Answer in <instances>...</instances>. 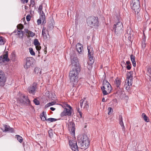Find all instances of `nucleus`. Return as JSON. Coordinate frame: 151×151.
Instances as JSON below:
<instances>
[{
	"instance_id": "bf43d9fd",
	"label": "nucleus",
	"mask_w": 151,
	"mask_h": 151,
	"mask_svg": "<svg viewBox=\"0 0 151 151\" xmlns=\"http://www.w3.org/2000/svg\"><path fill=\"white\" fill-rule=\"evenodd\" d=\"M146 46L145 43H144V42H142V47L144 48Z\"/></svg>"
},
{
	"instance_id": "6e6552de",
	"label": "nucleus",
	"mask_w": 151,
	"mask_h": 151,
	"mask_svg": "<svg viewBox=\"0 0 151 151\" xmlns=\"http://www.w3.org/2000/svg\"><path fill=\"white\" fill-rule=\"evenodd\" d=\"M72 64L74 66L73 68H80V66L79 64V61L78 60L76 56V55L71 56L70 57Z\"/></svg>"
},
{
	"instance_id": "b1692460",
	"label": "nucleus",
	"mask_w": 151,
	"mask_h": 151,
	"mask_svg": "<svg viewBox=\"0 0 151 151\" xmlns=\"http://www.w3.org/2000/svg\"><path fill=\"white\" fill-rule=\"evenodd\" d=\"M34 72L35 74H37L39 75L41 74V71L40 69L38 67H36L35 68Z\"/></svg>"
},
{
	"instance_id": "412c9836",
	"label": "nucleus",
	"mask_w": 151,
	"mask_h": 151,
	"mask_svg": "<svg viewBox=\"0 0 151 151\" xmlns=\"http://www.w3.org/2000/svg\"><path fill=\"white\" fill-rule=\"evenodd\" d=\"M22 97L24 100V101H25L24 102L27 104V105H30V102L29 99L28 98V96H25V95H24Z\"/></svg>"
},
{
	"instance_id": "cd10ccee",
	"label": "nucleus",
	"mask_w": 151,
	"mask_h": 151,
	"mask_svg": "<svg viewBox=\"0 0 151 151\" xmlns=\"http://www.w3.org/2000/svg\"><path fill=\"white\" fill-rule=\"evenodd\" d=\"M55 102L54 101L51 102H50L47 104H46L45 106V108H48L51 106H52L55 104Z\"/></svg>"
},
{
	"instance_id": "a211bd4d",
	"label": "nucleus",
	"mask_w": 151,
	"mask_h": 151,
	"mask_svg": "<svg viewBox=\"0 0 151 151\" xmlns=\"http://www.w3.org/2000/svg\"><path fill=\"white\" fill-rule=\"evenodd\" d=\"M76 50L80 54H81L83 52V47L82 45L80 43H78L76 45Z\"/></svg>"
},
{
	"instance_id": "f03ea898",
	"label": "nucleus",
	"mask_w": 151,
	"mask_h": 151,
	"mask_svg": "<svg viewBox=\"0 0 151 151\" xmlns=\"http://www.w3.org/2000/svg\"><path fill=\"white\" fill-rule=\"evenodd\" d=\"M117 21L116 24L114 25V27L112 30H114V33L117 36H120L124 32L123 26L122 23L121 22V18L119 16H116Z\"/></svg>"
},
{
	"instance_id": "c03bdc74",
	"label": "nucleus",
	"mask_w": 151,
	"mask_h": 151,
	"mask_svg": "<svg viewBox=\"0 0 151 151\" xmlns=\"http://www.w3.org/2000/svg\"><path fill=\"white\" fill-rule=\"evenodd\" d=\"M53 25H51V24H49L47 27V30H50L51 29L53 28Z\"/></svg>"
},
{
	"instance_id": "13d9d810",
	"label": "nucleus",
	"mask_w": 151,
	"mask_h": 151,
	"mask_svg": "<svg viewBox=\"0 0 151 151\" xmlns=\"http://www.w3.org/2000/svg\"><path fill=\"white\" fill-rule=\"evenodd\" d=\"M126 64L127 65H131V63L129 61H127L126 62Z\"/></svg>"
},
{
	"instance_id": "dca6fc26",
	"label": "nucleus",
	"mask_w": 151,
	"mask_h": 151,
	"mask_svg": "<svg viewBox=\"0 0 151 151\" xmlns=\"http://www.w3.org/2000/svg\"><path fill=\"white\" fill-rule=\"evenodd\" d=\"M131 72H130L129 73L128 75H127V79H126V81H127V83L126 84H128V85H132V76L131 74ZM126 83V81L125 82V83Z\"/></svg>"
},
{
	"instance_id": "20e7f679",
	"label": "nucleus",
	"mask_w": 151,
	"mask_h": 151,
	"mask_svg": "<svg viewBox=\"0 0 151 151\" xmlns=\"http://www.w3.org/2000/svg\"><path fill=\"white\" fill-rule=\"evenodd\" d=\"M86 21L88 25L92 27H97L99 26L98 19L97 17L90 16L87 19Z\"/></svg>"
},
{
	"instance_id": "aec40b11",
	"label": "nucleus",
	"mask_w": 151,
	"mask_h": 151,
	"mask_svg": "<svg viewBox=\"0 0 151 151\" xmlns=\"http://www.w3.org/2000/svg\"><path fill=\"white\" fill-rule=\"evenodd\" d=\"M4 131L5 132H14V130L12 128L10 127L9 126H8L6 125H4Z\"/></svg>"
},
{
	"instance_id": "4d7b16f0",
	"label": "nucleus",
	"mask_w": 151,
	"mask_h": 151,
	"mask_svg": "<svg viewBox=\"0 0 151 151\" xmlns=\"http://www.w3.org/2000/svg\"><path fill=\"white\" fill-rule=\"evenodd\" d=\"M24 31H25V32H26L28 34L29 33V31L28 29H24Z\"/></svg>"
},
{
	"instance_id": "a18cd8bd",
	"label": "nucleus",
	"mask_w": 151,
	"mask_h": 151,
	"mask_svg": "<svg viewBox=\"0 0 151 151\" xmlns=\"http://www.w3.org/2000/svg\"><path fill=\"white\" fill-rule=\"evenodd\" d=\"M27 20V21H29L31 19V16L30 15H27L26 17Z\"/></svg>"
},
{
	"instance_id": "5fc2aeb1",
	"label": "nucleus",
	"mask_w": 151,
	"mask_h": 151,
	"mask_svg": "<svg viewBox=\"0 0 151 151\" xmlns=\"http://www.w3.org/2000/svg\"><path fill=\"white\" fill-rule=\"evenodd\" d=\"M19 101H20V103H22V104H24L25 103L24 100L23 99H20L19 100Z\"/></svg>"
},
{
	"instance_id": "4be33fe9",
	"label": "nucleus",
	"mask_w": 151,
	"mask_h": 151,
	"mask_svg": "<svg viewBox=\"0 0 151 151\" xmlns=\"http://www.w3.org/2000/svg\"><path fill=\"white\" fill-rule=\"evenodd\" d=\"M36 86H32L29 88V91L30 93L34 94L36 89Z\"/></svg>"
},
{
	"instance_id": "39448f33",
	"label": "nucleus",
	"mask_w": 151,
	"mask_h": 151,
	"mask_svg": "<svg viewBox=\"0 0 151 151\" xmlns=\"http://www.w3.org/2000/svg\"><path fill=\"white\" fill-rule=\"evenodd\" d=\"M61 105L64 108L63 111L61 113L60 116L63 117L65 116H70L72 114V108L68 104H65L63 105Z\"/></svg>"
},
{
	"instance_id": "f704fd0d",
	"label": "nucleus",
	"mask_w": 151,
	"mask_h": 151,
	"mask_svg": "<svg viewBox=\"0 0 151 151\" xmlns=\"http://www.w3.org/2000/svg\"><path fill=\"white\" fill-rule=\"evenodd\" d=\"M18 29L21 30L22 29L24 28V26L22 24H19L17 26Z\"/></svg>"
},
{
	"instance_id": "f8f14e48",
	"label": "nucleus",
	"mask_w": 151,
	"mask_h": 151,
	"mask_svg": "<svg viewBox=\"0 0 151 151\" xmlns=\"http://www.w3.org/2000/svg\"><path fill=\"white\" fill-rule=\"evenodd\" d=\"M68 128L70 133L73 136L75 135V127L74 122H70L68 125Z\"/></svg>"
},
{
	"instance_id": "7c9ffc66",
	"label": "nucleus",
	"mask_w": 151,
	"mask_h": 151,
	"mask_svg": "<svg viewBox=\"0 0 151 151\" xmlns=\"http://www.w3.org/2000/svg\"><path fill=\"white\" fill-rule=\"evenodd\" d=\"M147 74L151 78V68L149 67L147 68Z\"/></svg>"
},
{
	"instance_id": "2eb2a0df",
	"label": "nucleus",
	"mask_w": 151,
	"mask_h": 151,
	"mask_svg": "<svg viewBox=\"0 0 151 151\" xmlns=\"http://www.w3.org/2000/svg\"><path fill=\"white\" fill-rule=\"evenodd\" d=\"M6 78L4 73L2 70L0 71V83L4 84L6 81Z\"/></svg>"
},
{
	"instance_id": "58836bf2",
	"label": "nucleus",
	"mask_w": 151,
	"mask_h": 151,
	"mask_svg": "<svg viewBox=\"0 0 151 151\" xmlns=\"http://www.w3.org/2000/svg\"><path fill=\"white\" fill-rule=\"evenodd\" d=\"M46 29L45 28V27H43V28L42 31V34L44 36H46V33L45 32V30Z\"/></svg>"
},
{
	"instance_id": "6ab92c4d",
	"label": "nucleus",
	"mask_w": 151,
	"mask_h": 151,
	"mask_svg": "<svg viewBox=\"0 0 151 151\" xmlns=\"http://www.w3.org/2000/svg\"><path fill=\"white\" fill-rule=\"evenodd\" d=\"M119 123L121 126L122 127V130L124 132L125 130V127L124 126V125L123 122L122 121V117L121 115H119Z\"/></svg>"
},
{
	"instance_id": "de8ad7c7",
	"label": "nucleus",
	"mask_w": 151,
	"mask_h": 151,
	"mask_svg": "<svg viewBox=\"0 0 151 151\" xmlns=\"http://www.w3.org/2000/svg\"><path fill=\"white\" fill-rule=\"evenodd\" d=\"M35 46L37 50H39L41 49V47L40 46V45H37Z\"/></svg>"
},
{
	"instance_id": "4c0bfd02",
	"label": "nucleus",
	"mask_w": 151,
	"mask_h": 151,
	"mask_svg": "<svg viewBox=\"0 0 151 151\" xmlns=\"http://www.w3.org/2000/svg\"><path fill=\"white\" fill-rule=\"evenodd\" d=\"M33 102L34 103V104L36 105H38L40 104V102L39 101L37 100L36 99H35L33 100Z\"/></svg>"
},
{
	"instance_id": "6e6d98bb",
	"label": "nucleus",
	"mask_w": 151,
	"mask_h": 151,
	"mask_svg": "<svg viewBox=\"0 0 151 151\" xmlns=\"http://www.w3.org/2000/svg\"><path fill=\"white\" fill-rule=\"evenodd\" d=\"M31 4L30 5V6L32 5V6L33 7L35 4L34 1H31Z\"/></svg>"
},
{
	"instance_id": "49530a36",
	"label": "nucleus",
	"mask_w": 151,
	"mask_h": 151,
	"mask_svg": "<svg viewBox=\"0 0 151 151\" xmlns=\"http://www.w3.org/2000/svg\"><path fill=\"white\" fill-rule=\"evenodd\" d=\"M77 111L79 113V114L81 116V118L82 116V113L81 111L80 110V109L79 108H78L77 109Z\"/></svg>"
},
{
	"instance_id": "680f3d73",
	"label": "nucleus",
	"mask_w": 151,
	"mask_h": 151,
	"mask_svg": "<svg viewBox=\"0 0 151 151\" xmlns=\"http://www.w3.org/2000/svg\"><path fill=\"white\" fill-rule=\"evenodd\" d=\"M23 32H24L23 31H22V30H18V33H19V34L23 33Z\"/></svg>"
},
{
	"instance_id": "a19ab883",
	"label": "nucleus",
	"mask_w": 151,
	"mask_h": 151,
	"mask_svg": "<svg viewBox=\"0 0 151 151\" xmlns=\"http://www.w3.org/2000/svg\"><path fill=\"white\" fill-rule=\"evenodd\" d=\"M108 114L109 115L113 111V109L111 107H109L108 108Z\"/></svg>"
},
{
	"instance_id": "0eeeda50",
	"label": "nucleus",
	"mask_w": 151,
	"mask_h": 151,
	"mask_svg": "<svg viewBox=\"0 0 151 151\" xmlns=\"http://www.w3.org/2000/svg\"><path fill=\"white\" fill-rule=\"evenodd\" d=\"M25 60L26 62L24 68L26 69L29 68L35 61V59L31 57H27Z\"/></svg>"
},
{
	"instance_id": "0e129e2a",
	"label": "nucleus",
	"mask_w": 151,
	"mask_h": 151,
	"mask_svg": "<svg viewBox=\"0 0 151 151\" xmlns=\"http://www.w3.org/2000/svg\"><path fill=\"white\" fill-rule=\"evenodd\" d=\"M102 101L103 102H105V99L104 98H103L102 100Z\"/></svg>"
},
{
	"instance_id": "37998d69",
	"label": "nucleus",
	"mask_w": 151,
	"mask_h": 151,
	"mask_svg": "<svg viewBox=\"0 0 151 151\" xmlns=\"http://www.w3.org/2000/svg\"><path fill=\"white\" fill-rule=\"evenodd\" d=\"M29 33L28 34L29 35V36L31 37H33L35 35V34L31 31H29Z\"/></svg>"
},
{
	"instance_id": "774afa93",
	"label": "nucleus",
	"mask_w": 151,
	"mask_h": 151,
	"mask_svg": "<svg viewBox=\"0 0 151 151\" xmlns=\"http://www.w3.org/2000/svg\"><path fill=\"white\" fill-rule=\"evenodd\" d=\"M44 50H47V47H45V48L44 49Z\"/></svg>"
},
{
	"instance_id": "7ed1b4c3",
	"label": "nucleus",
	"mask_w": 151,
	"mask_h": 151,
	"mask_svg": "<svg viewBox=\"0 0 151 151\" xmlns=\"http://www.w3.org/2000/svg\"><path fill=\"white\" fill-rule=\"evenodd\" d=\"M73 68L72 70L70 71L69 73V78L70 79V82L73 83V85L76 84L78 81V75L80 72L81 69L80 68Z\"/></svg>"
},
{
	"instance_id": "c85d7f7f",
	"label": "nucleus",
	"mask_w": 151,
	"mask_h": 151,
	"mask_svg": "<svg viewBox=\"0 0 151 151\" xmlns=\"http://www.w3.org/2000/svg\"><path fill=\"white\" fill-rule=\"evenodd\" d=\"M46 115H45L44 112H43L42 113V114L40 116V117L41 120L43 121L45 120L46 121L47 119H46Z\"/></svg>"
},
{
	"instance_id": "9d476101",
	"label": "nucleus",
	"mask_w": 151,
	"mask_h": 151,
	"mask_svg": "<svg viewBox=\"0 0 151 151\" xmlns=\"http://www.w3.org/2000/svg\"><path fill=\"white\" fill-rule=\"evenodd\" d=\"M131 6L132 9L134 11L136 14H137L138 16V13L140 12L139 3L134 4H131Z\"/></svg>"
},
{
	"instance_id": "a878e982",
	"label": "nucleus",
	"mask_w": 151,
	"mask_h": 151,
	"mask_svg": "<svg viewBox=\"0 0 151 151\" xmlns=\"http://www.w3.org/2000/svg\"><path fill=\"white\" fill-rule=\"evenodd\" d=\"M142 116L143 119L145 120V122H149V118L145 113H142Z\"/></svg>"
},
{
	"instance_id": "ddd939ff",
	"label": "nucleus",
	"mask_w": 151,
	"mask_h": 151,
	"mask_svg": "<svg viewBox=\"0 0 151 151\" xmlns=\"http://www.w3.org/2000/svg\"><path fill=\"white\" fill-rule=\"evenodd\" d=\"M80 105L81 108L83 106V108L87 110L89 107L88 103L85 98L81 99L80 101Z\"/></svg>"
},
{
	"instance_id": "9b49d317",
	"label": "nucleus",
	"mask_w": 151,
	"mask_h": 151,
	"mask_svg": "<svg viewBox=\"0 0 151 151\" xmlns=\"http://www.w3.org/2000/svg\"><path fill=\"white\" fill-rule=\"evenodd\" d=\"M4 53V55L0 56V64H2L5 61L8 62L10 60L8 58V51H5Z\"/></svg>"
},
{
	"instance_id": "09e8293b",
	"label": "nucleus",
	"mask_w": 151,
	"mask_h": 151,
	"mask_svg": "<svg viewBox=\"0 0 151 151\" xmlns=\"http://www.w3.org/2000/svg\"><path fill=\"white\" fill-rule=\"evenodd\" d=\"M42 6L41 5H40L39 8H38V10L40 11V13H41V11H42Z\"/></svg>"
},
{
	"instance_id": "2f4dec72",
	"label": "nucleus",
	"mask_w": 151,
	"mask_h": 151,
	"mask_svg": "<svg viewBox=\"0 0 151 151\" xmlns=\"http://www.w3.org/2000/svg\"><path fill=\"white\" fill-rule=\"evenodd\" d=\"M57 120V119L53 118H50L46 119V121L49 122V123L55 121Z\"/></svg>"
},
{
	"instance_id": "473e14b6",
	"label": "nucleus",
	"mask_w": 151,
	"mask_h": 151,
	"mask_svg": "<svg viewBox=\"0 0 151 151\" xmlns=\"http://www.w3.org/2000/svg\"><path fill=\"white\" fill-rule=\"evenodd\" d=\"M34 44L35 45H40V44L37 39H35L34 40Z\"/></svg>"
},
{
	"instance_id": "f3484780",
	"label": "nucleus",
	"mask_w": 151,
	"mask_h": 151,
	"mask_svg": "<svg viewBox=\"0 0 151 151\" xmlns=\"http://www.w3.org/2000/svg\"><path fill=\"white\" fill-rule=\"evenodd\" d=\"M131 30L130 28L128 29L127 30V33L125 35V37L127 38L128 40L129 41L131 40V36L132 33Z\"/></svg>"
},
{
	"instance_id": "4468645a",
	"label": "nucleus",
	"mask_w": 151,
	"mask_h": 151,
	"mask_svg": "<svg viewBox=\"0 0 151 151\" xmlns=\"http://www.w3.org/2000/svg\"><path fill=\"white\" fill-rule=\"evenodd\" d=\"M69 145L72 150L75 151L78 149V146L76 141L69 140Z\"/></svg>"
},
{
	"instance_id": "c756f323",
	"label": "nucleus",
	"mask_w": 151,
	"mask_h": 151,
	"mask_svg": "<svg viewBox=\"0 0 151 151\" xmlns=\"http://www.w3.org/2000/svg\"><path fill=\"white\" fill-rule=\"evenodd\" d=\"M16 136L17 137V139L20 143H22L23 140L22 137L19 135H16Z\"/></svg>"
},
{
	"instance_id": "3c124183",
	"label": "nucleus",
	"mask_w": 151,
	"mask_h": 151,
	"mask_svg": "<svg viewBox=\"0 0 151 151\" xmlns=\"http://www.w3.org/2000/svg\"><path fill=\"white\" fill-rule=\"evenodd\" d=\"M130 86H126V87H125V89H126V90H127V91L129 90L130 88Z\"/></svg>"
},
{
	"instance_id": "c9c22d12",
	"label": "nucleus",
	"mask_w": 151,
	"mask_h": 151,
	"mask_svg": "<svg viewBox=\"0 0 151 151\" xmlns=\"http://www.w3.org/2000/svg\"><path fill=\"white\" fill-rule=\"evenodd\" d=\"M102 85H111L110 83L106 80L104 79L103 81Z\"/></svg>"
},
{
	"instance_id": "e2e57ef3",
	"label": "nucleus",
	"mask_w": 151,
	"mask_h": 151,
	"mask_svg": "<svg viewBox=\"0 0 151 151\" xmlns=\"http://www.w3.org/2000/svg\"><path fill=\"white\" fill-rule=\"evenodd\" d=\"M145 40H146L145 38H144L143 39L142 42H144V43H145Z\"/></svg>"
},
{
	"instance_id": "e433bc0d",
	"label": "nucleus",
	"mask_w": 151,
	"mask_h": 151,
	"mask_svg": "<svg viewBox=\"0 0 151 151\" xmlns=\"http://www.w3.org/2000/svg\"><path fill=\"white\" fill-rule=\"evenodd\" d=\"M48 133L49 137L51 138L53 136V132L52 129L48 131Z\"/></svg>"
},
{
	"instance_id": "ea45409f",
	"label": "nucleus",
	"mask_w": 151,
	"mask_h": 151,
	"mask_svg": "<svg viewBox=\"0 0 151 151\" xmlns=\"http://www.w3.org/2000/svg\"><path fill=\"white\" fill-rule=\"evenodd\" d=\"M138 3H139V0H132L131 1V4H134Z\"/></svg>"
},
{
	"instance_id": "864d4df0",
	"label": "nucleus",
	"mask_w": 151,
	"mask_h": 151,
	"mask_svg": "<svg viewBox=\"0 0 151 151\" xmlns=\"http://www.w3.org/2000/svg\"><path fill=\"white\" fill-rule=\"evenodd\" d=\"M18 36L20 38H22L23 37V33H21V34L18 33Z\"/></svg>"
},
{
	"instance_id": "5701e85b",
	"label": "nucleus",
	"mask_w": 151,
	"mask_h": 151,
	"mask_svg": "<svg viewBox=\"0 0 151 151\" xmlns=\"http://www.w3.org/2000/svg\"><path fill=\"white\" fill-rule=\"evenodd\" d=\"M130 58L133 66L134 67H135L136 64L135 60V57L133 55H130Z\"/></svg>"
},
{
	"instance_id": "69168bd1",
	"label": "nucleus",
	"mask_w": 151,
	"mask_h": 151,
	"mask_svg": "<svg viewBox=\"0 0 151 151\" xmlns=\"http://www.w3.org/2000/svg\"><path fill=\"white\" fill-rule=\"evenodd\" d=\"M44 53L45 54H46L47 52V50H44Z\"/></svg>"
},
{
	"instance_id": "f257e3e1",
	"label": "nucleus",
	"mask_w": 151,
	"mask_h": 151,
	"mask_svg": "<svg viewBox=\"0 0 151 151\" xmlns=\"http://www.w3.org/2000/svg\"><path fill=\"white\" fill-rule=\"evenodd\" d=\"M78 144L82 149L85 150L88 148L89 145V140L86 134L78 135L77 137Z\"/></svg>"
},
{
	"instance_id": "72a5a7b5",
	"label": "nucleus",
	"mask_w": 151,
	"mask_h": 151,
	"mask_svg": "<svg viewBox=\"0 0 151 151\" xmlns=\"http://www.w3.org/2000/svg\"><path fill=\"white\" fill-rule=\"evenodd\" d=\"M29 50L31 54L32 55H35V53L34 51L33 50V49L31 47H30L29 48Z\"/></svg>"
},
{
	"instance_id": "393cba45",
	"label": "nucleus",
	"mask_w": 151,
	"mask_h": 151,
	"mask_svg": "<svg viewBox=\"0 0 151 151\" xmlns=\"http://www.w3.org/2000/svg\"><path fill=\"white\" fill-rule=\"evenodd\" d=\"M40 19L42 20V23H44L46 22V21L45 22V16L43 11H42V14L40 16Z\"/></svg>"
},
{
	"instance_id": "603ef678",
	"label": "nucleus",
	"mask_w": 151,
	"mask_h": 151,
	"mask_svg": "<svg viewBox=\"0 0 151 151\" xmlns=\"http://www.w3.org/2000/svg\"><path fill=\"white\" fill-rule=\"evenodd\" d=\"M131 65H127V66L126 68L128 70H130L131 69Z\"/></svg>"
},
{
	"instance_id": "bb28decb",
	"label": "nucleus",
	"mask_w": 151,
	"mask_h": 151,
	"mask_svg": "<svg viewBox=\"0 0 151 151\" xmlns=\"http://www.w3.org/2000/svg\"><path fill=\"white\" fill-rule=\"evenodd\" d=\"M5 42V39L3 37L0 36V45H3Z\"/></svg>"
},
{
	"instance_id": "423d86ee",
	"label": "nucleus",
	"mask_w": 151,
	"mask_h": 151,
	"mask_svg": "<svg viewBox=\"0 0 151 151\" xmlns=\"http://www.w3.org/2000/svg\"><path fill=\"white\" fill-rule=\"evenodd\" d=\"M88 57L89 60V61L88 63V65H91L93 64L94 61V60L93 59V52L92 48H89L88 47Z\"/></svg>"
},
{
	"instance_id": "79ce46f5",
	"label": "nucleus",
	"mask_w": 151,
	"mask_h": 151,
	"mask_svg": "<svg viewBox=\"0 0 151 151\" xmlns=\"http://www.w3.org/2000/svg\"><path fill=\"white\" fill-rule=\"evenodd\" d=\"M121 81L119 80H116L115 83L116 85H120L121 84Z\"/></svg>"
},
{
	"instance_id": "1a4fd4ad",
	"label": "nucleus",
	"mask_w": 151,
	"mask_h": 151,
	"mask_svg": "<svg viewBox=\"0 0 151 151\" xmlns=\"http://www.w3.org/2000/svg\"><path fill=\"white\" fill-rule=\"evenodd\" d=\"M111 86H103L101 89L104 95H106L110 93L111 91Z\"/></svg>"
},
{
	"instance_id": "052dcab7",
	"label": "nucleus",
	"mask_w": 151,
	"mask_h": 151,
	"mask_svg": "<svg viewBox=\"0 0 151 151\" xmlns=\"http://www.w3.org/2000/svg\"><path fill=\"white\" fill-rule=\"evenodd\" d=\"M50 109L52 111H54L55 109V108H53V107H50Z\"/></svg>"
},
{
	"instance_id": "8fccbe9b",
	"label": "nucleus",
	"mask_w": 151,
	"mask_h": 151,
	"mask_svg": "<svg viewBox=\"0 0 151 151\" xmlns=\"http://www.w3.org/2000/svg\"><path fill=\"white\" fill-rule=\"evenodd\" d=\"M42 21L41 19H39L37 20V24L38 25L40 24L41 23V21Z\"/></svg>"
},
{
	"instance_id": "338daca9",
	"label": "nucleus",
	"mask_w": 151,
	"mask_h": 151,
	"mask_svg": "<svg viewBox=\"0 0 151 151\" xmlns=\"http://www.w3.org/2000/svg\"><path fill=\"white\" fill-rule=\"evenodd\" d=\"M28 0H25L24 1H25L26 3H27V2H28Z\"/></svg>"
}]
</instances>
